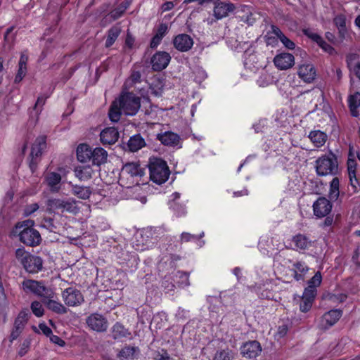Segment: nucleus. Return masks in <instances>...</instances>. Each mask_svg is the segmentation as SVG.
<instances>
[{
  "label": "nucleus",
  "mask_w": 360,
  "mask_h": 360,
  "mask_svg": "<svg viewBox=\"0 0 360 360\" xmlns=\"http://www.w3.org/2000/svg\"><path fill=\"white\" fill-rule=\"evenodd\" d=\"M316 172L318 176L335 175L338 171L336 156L333 153L319 157L315 162Z\"/></svg>",
  "instance_id": "f257e3e1"
},
{
  "label": "nucleus",
  "mask_w": 360,
  "mask_h": 360,
  "mask_svg": "<svg viewBox=\"0 0 360 360\" xmlns=\"http://www.w3.org/2000/svg\"><path fill=\"white\" fill-rule=\"evenodd\" d=\"M149 171L150 180L158 185L164 184L170 174L167 162L162 159H155L151 162Z\"/></svg>",
  "instance_id": "f03ea898"
},
{
  "label": "nucleus",
  "mask_w": 360,
  "mask_h": 360,
  "mask_svg": "<svg viewBox=\"0 0 360 360\" xmlns=\"http://www.w3.org/2000/svg\"><path fill=\"white\" fill-rule=\"evenodd\" d=\"M119 103L122 111L126 115H135L141 107V99L133 93L122 94L116 100Z\"/></svg>",
  "instance_id": "7ed1b4c3"
},
{
  "label": "nucleus",
  "mask_w": 360,
  "mask_h": 360,
  "mask_svg": "<svg viewBox=\"0 0 360 360\" xmlns=\"http://www.w3.org/2000/svg\"><path fill=\"white\" fill-rule=\"evenodd\" d=\"M22 288L26 293H32L43 299L45 297H54V292L46 287L43 282L27 279L22 281Z\"/></svg>",
  "instance_id": "20e7f679"
},
{
  "label": "nucleus",
  "mask_w": 360,
  "mask_h": 360,
  "mask_svg": "<svg viewBox=\"0 0 360 360\" xmlns=\"http://www.w3.org/2000/svg\"><path fill=\"white\" fill-rule=\"evenodd\" d=\"M46 148V137L45 136H38L31 148L30 167L33 172L37 167L38 158L41 155L42 152Z\"/></svg>",
  "instance_id": "39448f33"
},
{
  "label": "nucleus",
  "mask_w": 360,
  "mask_h": 360,
  "mask_svg": "<svg viewBox=\"0 0 360 360\" xmlns=\"http://www.w3.org/2000/svg\"><path fill=\"white\" fill-rule=\"evenodd\" d=\"M86 323L88 327L96 332H105L108 328L107 319L99 313H93L86 319Z\"/></svg>",
  "instance_id": "423d86ee"
},
{
  "label": "nucleus",
  "mask_w": 360,
  "mask_h": 360,
  "mask_svg": "<svg viewBox=\"0 0 360 360\" xmlns=\"http://www.w3.org/2000/svg\"><path fill=\"white\" fill-rule=\"evenodd\" d=\"M63 300L68 307H76L80 305L84 301V296L81 291L74 287H70L62 292Z\"/></svg>",
  "instance_id": "0eeeda50"
},
{
  "label": "nucleus",
  "mask_w": 360,
  "mask_h": 360,
  "mask_svg": "<svg viewBox=\"0 0 360 360\" xmlns=\"http://www.w3.org/2000/svg\"><path fill=\"white\" fill-rule=\"evenodd\" d=\"M235 9L236 6L233 3L216 0L215 6L213 8V15L215 21L226 18Z\"/></svg>",
  "instance_id": "6e6552de"
},
{
  "label": "nucleus",
  "mask_w": 360,
  "mask_h": 360,
  "mask_svg": "<svg viewBox=\"0 0 360 360\" xmlns=\"http://www.w3.org/2000/svg\"><path fill=\"white\" fill-rule=\"evenodd\" d=\"M32 227L33 226H27L19 234L20 240L29 246L39 245L41 240L39 233Z\"/></svg>",
  "instance_id": "1a4fd4ad"
},
{
  "label": "nucleus",
  "mask_w": 360,
  "mask_h": 360,
  "mask_svg": "<svg viewBox=\"0 0 360 360\" xmlns=\"http://www.w3.org/2000/svg\"><path fill=\"white\" fill-rule=\"evenodd\" d=\"M22 265L25 270L30 274L38 273L42 269L43 260L42 259L37 255L30 254L22 259Z\"/></svg>",
  "instance_id": "9d476101"
},
{
  "label": "nucleus",
  "mask_w": 360,
  "mask_h": 360,
  "mask_svg": "<svg viewBox=\"0 0 360 360\" xmlns=\"http://www.w3.org/2000/svg\"><path fill=\"white\" fill-rule=\"evenodd\" d=\"M332 210V204L330 200L325 197L319 198L313 203L314 214L319 217L323 218L328 215Z\"/></svg>",
  "instance_id": "9b49d317"
},
{
  "label": "nucleus",
  "mask_w": 360,
  "mask_h": 360,
  "mask_svg": "<svg viewBox=\"0 0 360 360\" xmlns=\"http://www.w3.org/2000/svg\"><path fill=\"white\" fill-rule=\"evenodd\" d=\"M171 60L170 55L165 51H158L151 58L152 68L155 71H161L165 69Z\"/></svg>",
  "instance_id": "f8f14e48"
},
{
  "label": "nucleus",
  "mask_w": 360,
  "mask_h": 360,
  "mask_svg": "<svg viewBox=\"0 0 360 360\" xmlns=\"http://www.w3.org/2000/svg\"><path fill=\"white\" fill-rule=\"evenodd\" d=\"M240 354L245 358L257 357L262 352L260 343L257 340H251L244 343L240 347Z\"/></svg>",
  "instance_id": "ddd939ff"
},
{
  "label": "nucleus",
  "mask_w": 360,
  "mask_h": 360,
  "mask_svg": "<svg viewBox=\"0 0 360 360\" xmlns=\"http://www.w3.org/2000/svg\"><path fill=\"white\" fill-rule=\"evenodd\" d=\"M181 194L178 192H174L170 195L168 205L169 208L173 210L177 217H182L186 214V201L181 202L180 200Z\"/></svg>",
  "instance_id": "4468645a"
},
{
  "label": "nucleus",
  "mask_w": 360,
  "mask_h": 360,
  "mask_svg": "<svg viewBox=\"0 0 360 360\" xmlns=\"http://www.w3.org/2000/svg\"><path fill=\"white\" fill-rule=\"evenodd\" d=\"M274 63L279 70H288L295 64V57L289 53H281L274 57Z\"/></svg>",
  "instance_id": "2eb2a0df"
},
{
  "label": "nucleus",
  "mask_w": 360,
  "mask_h": 360,
  "mask_svg": "<svg viewBox=\"0 0 360 360\" xmlns=\"http://www.w3.org/2000/svg\"><path fill=\"white\" fill-rule=\"evenodd\" d=\"M174 46L181 52L189 51L193 46V39L187 34H180L173 40Z\"/></svg>",
  "instance_id": "dca6fc26"
},
{
  "label": "nucleus",
  "mask_w": 360,
  "mask_h": 360,
  "mask_svg": "<svg viewBox=\"0 0 360 360\" xmlns=\"http://www.w3.org/2000/svg\"><path fill=\"white\" fill-rule=\"evenodd\" d=\"M297 75L306 83L312 82L316 77V70L313 65L304 63L298 67Z\"/></svg>",
  "instance_id": "f3484780"
},
{
  "label": "nucleus",
  "mask_w": 360,
  "mask_h": 360,
  "mask_svg": "<svg viewBox=\"0 0 360 360\" xmlns=\"http://www.w3.org/2000/svg\"><path fill=\"white\" fill-rule=\"evenodd\" d=\"M342 315V311L340 309H333L325 313L321 318L322 328L328 329L337 323Z\"/></svg>",
  "instance_id": "a211bd4d"
},
{
  "label": "nucleus",
  "mask_w": 360,
  "mask_h": 360,
  "mask_svg": "<svg viewBox=\"0 0 360 360\" xmlns=\"http://www.w3.org/2000/svg\"><path fill=\"white\" fill-rule=\"evenodd\" d=\"M110 335L115 340L122 338L132 339L131 331L120 322H116L110 329Z\"/></svg>",
  "instance_id": "6ab92c4d"
},
{
  "label": "nucleus",
  "mask_w": 360,
  "mask_h": 360,
  "mask_svg": "<svg viewBox=\"0 0 360 360\" xmlns=\"http://www.w3.org/2000/svg\"><path fill=\"white\" fill-rule=\"evenodd\" d=\"M119 138V133L115 127L104 129L100 134V140L104 145L114 144Z\"/></svg>",
  "instance_id": "aec40b11"
},
{
  "label": "nucleus",
  "mask_w": 360,
  "mask_h": 360,
  "mask_svg": "<svg viewBox=\"0 0 360 360\" xmlns=\"http://www.w3.org/2000/svg\"><path fill=\"white\" fill-rule=\"evenodd\" d=\"M53 297H45L42 300L43 304L46 308L58 314H64L68 312V309L60 302L53 300Z\"/></svg>",
  "instance_id": "412c9836"
},
{
  "label": "nucleus",
  "mask_w": 360,
  "mask_h": 360,
  "mask_svg": "<svg viewBox=\"0 0 360 360\" xmlns=\"http://www.w3.org/2000/svg\"><path fill=\"white\" fill-rule=\"evenodd\" d=\"M122 173L129 174L131 177H141L145 174V169L137 162H129L123 166Z\"/></svg>",
  "instance_id": "4be33fe9"
},
{
  "label": "nucleus",
  "mask_w": 360,
  "mask_h": 360,
  "mask_svg": "<svg viewBox=\"0 0 360 360\" xmlns=\"http://www.w3.org/2000/svg\"><path fill=\"white\" fill-rule=\"evenodd\" d=\"M157 139L164 145L168 146H174L179 141V136L172 131H165L157 135Z\"/></svg>",
  "instance_id": "5701e85b"
},
{
  "label": "nucleus",
  "mask_w": 360,
  "mask_h": 360,
  "mask_svg": "<svg viewBox=\"0 0 360 360\" xmlns=\"http://www.w3.org/2000/svg\"><path fill=\"white\" fill-rule=\"evenodd\" d=\"M92 154L91 155V160L93 165L100 166L107 161L108 153L105 150L102 148L97 147L92 150L91 149Z\"/></svg>",
  "instance_id": "b1692460"
},
{
  "label": "nucleus",
  "mask_w": 360,
  "mask_h": 360,
  "mask_svg": "<svg viewBox=\"0 0 360 360\" xmlns=\"http://www.w3.org/2000/svg\"><path fill=\"white\" fill-rule=\"evenodd\" d=\"M271 33L274 35V37L279 39L283 45L288 49L292 50L295 48V44L288 38L281 30L280 28L275 25L271 26Z\"/></svg>",
  "instance_id": "393cba45"
},
{
  "label": "nucleus",
  "mask_w": 360,
  "mask_h": 360,
  "mask_svg": "<svg viewBox=\"0 0 360 360\" xmlns=\"http://www.w3.org/2000/svg\"><path fill=\"white\" fill-rule=\"evenodd\" d=\"M139 352L138 347L125 345L120 349L117 356L120 360H134L136 358V354Z\"/></svg>",
  "instance_id": "a878e982"
},
{
  "label": "nucleus",
  "mask_w": 360,
  "mask_h": 360,
  "mask_svg": "<svg viewBox=\"0 0 360 360\" xmlns=\"http://www.w3.org/2000/svg\"><path fill=\"white\" fill-rule=\"evenodd\" d=\"M129 6L127 2L122 3L118 7L110 12L104 18V20L110 23L120 18L125 12Z\"/></svg>",
  "instance_id": "bb28decb"
},
{
  "label": "nucleus",
  "mask_w": 360,
  "mask_h": 360,
  "mask_svg": "<svg viewBox=\"0 0 360 360\" xmlns=\"http://www.w3.org/2000/svg\"><path fill=\"white\" fill-rule=\"evenodd\" d=\"M308 137L317 148L323 146L328 139L327 134L320 130L311 131Z\"/></svg>",
  "instance_id": "cd10ccee"
},
{
  "label": "nucleus",
  "mask_w": 360,
  "mask_h": 360,
  "mask_svg": "<svg viewBox=\"0 0 360 360\" xmlns=\"http://www.w3.org/2000/svg\"><path fill=\"white\" fill-rule=\"evenodd\" d=\"M357 163L353 156L349 154L347 160V171L350 184L353 187H356L358 181L356 176Z\"/></svg>",
  "instance_id": "c85d7f7f"
},
{
  "label": "nucleus",
  "mask_w": 360,
  "mask_h": 360,
  "mask_svg": "<svg viewBox=\"0 0 360 360\" xmlns=\"http://www.w3.org/2000/svg\"><path fill=\"white\" fill-rule=\"evenodd\" d=\"M146 146L144 139L139 134L130 137L127 142V147L131 152H136Z\"/></svg>",
  "instance_id": "c756f323"
},
{
  "label": "nucleus",
  "mask_w": 360,
  "mask_h": 360,
  "mask_svg": "<svg viewBox=\"0 0 360 360\" xmlns=\"http://www.w3.org/2000/svg\"><path fill=\"white\" fill-rule=\"evenodd\" d=\"M122 29L120 23H117L108 30L105 46L107 48L110 47L117 40L121 33Z\"/></svg>",
  "instance_id": "7c9ffc66"
},
{
  "label": "nucleus",
  "mask_w": 360,
  "mask_h": 360,
  "mask_svg": "<svg viewBox=\"0 0 360 360\" xmlns=\"http://www.w3.org/2000/svg\"><path fill=\"white\" fill-rule=\"evenodd\" d=\"M76 177L80 181H87L92 178L94 169L90 166H79L74 170Z\"/></svg>",
  "instance_id": "2f4dec72"
},
{
  "label": "nucleus",
  "mask_w": 360,
  "mask_h": 360,
  "mask_svg": "<svg viewBox=\"0 0 360 360\" xmlns=\"http://www.w3.org/2000/svg\"><path fill=\"white\" fill-rule=\"evenodd\" d=\"M91 149V148L87 144L82 143L79 145L77 148V160L81 162L90 161L91 155L92 154Z\"/></svg>",
  "instance_id": "473e14b6"
},
{
  "label": "nucleus",
  "mask_w": 360,
  "mask_h": 360,
  "mask_svg": "<svg viewBox=\"0 0 360 360\" xmlns=\"http://www.w3.org/2000/svg\"><path fill=\"white\" fill-rule=\"evenodd\" d=\"M61 181V176L56 172H50L46 176V181L51 191H58L60 188L59 184Z\"/></svg>",
  "instance_id": "72a5a7b5"
},
{
  "label": "nucleus",
  "mask_w": 360,
  "mask_h": 360,
  "mask_svg": "<svg viewBox=\"0 0 360 360\" xmlns=\"http://www.w3.org/2000/svg\"><path fill=\"white\" fill-rule=\"evenodd\" d=\"M348 104L351 111V114L353 117H357L359 115L358 108L360 106V93L355 92L348 98Z\"/></svg>",
  "instance_id": "f704fd0d"
},
{
  "label": "nucleus",
  "mask_w": 360,
  "mask_h": 360,
  "mask_svg": "<svg viewBox=\"0 0 360 360\" xmlns=\"http://www.w3.org/2000/svg\"><path fill=\"white\" fill-rule=\"evenodd\" d=\"M340 181L338 177H334L330 183L328 198L330 201H336L340 195Z\"/></svg>",
  "instance_id": "c9c22d12"
},
{
  "label": "nucleus",
  "mask_w": 360,
  "mask_h": 360,
  "mask_svg": "<svg viewBox=\"0 0 360 360\" xmlns=\"http://www.w3.org/2000/svg\"><path fill=\"white\" fill-rule=\"evenodd\" d=\"M72 193L78 198L86 200L89 198L91 194V191L89 187L81 186L78 185H72Z\"/></svg>",
  "instance_id": "e433bc0d"
},
{
  "label": "nucleus",
  "mask_w": 360,
  "mask_h": 360,
  "mask_svg": "<svg viewBox=\"0 0 360 360\" xmlns=\"http://www.w3.org/2000/svg\"><path fill=\"white\" fill-rule=\"evenodd\" d=\"M30 314L27 309L22 310L16 317L13 326L23 330L27 321L29 320Z\"/></svg>",
  "instance_id": "4c0bfd02"
},
{
  "label": "nucleus",
  "mask_w": 360,
  "mask_h": 360,
  "mask_svg": "<svg viewBox=\"0 0 360 360\" xmlns=\"http://www.w3.org/2000/svg\"><path fill=\"white\" fill-rule=\"evenodd\" d=\"M122 111L120 107L119 103L115 100L112 102L108 112L110 120L113 122L120 120Z\"/></svg>",
  "instance_id": "58836bf2"
},
{
  "label": "nucleus",
  "mask_w": 360,
  "mask_h": 360,
  "mask_svg": "<svg viewBox=\"0 0 360 360\" xmlns=\"http://www.w3.org/2000/svg\"><path fill=\"white\" fill-rule=\"evenodd\" d=\"M292 241L295 246L301 250L307 249L309 245H310V241H309L308 238L302 234H297L295 236L292 238Z\"/></svg>",
  "instance_id": "ea45409f"
},
{
  "label": "nucleus",
  "mask_w": 360,
  "mask_h": 360,
  "mask_svg": "<svg viewBox=\"0 0 360 360\" xmlns=\"http://www.w3.org/2000/svg\"><path fill=\"white\" fill-rule=\"evenodd\" d=\"M259 86H266L274 82L273 76L267 71H262L257 80Z\"/></svg>",
  "instance_id": "a19ab883"
},
{
  "label": "nucleus",
  "mask_w": 360,
  "mask_h": 360,
  "mask_svg": "<svg viewBox=\"0 0 360 360\" xmlns=\"http://www.w3.org/2000/svg\"><path fill=\"white\" fill-rule=\"evenodd\" d=\"M241 11L245 13V15L241 16V20L248 25H252L255 22V18H253L251 8L248 6H243Z\"/></svg>",
  "instance_id": "79ce46f5"
},
{
  "label": "nucleus",
  "mask_w": 360,
  "mask_h": 360,
  "mask_svg": "<svg viewBox=\"0 0 360 360\" xmlns=\"http://www.w3.org/2000/svg\"><path fill=\"white\" fill-rule=\"evenodd\" d=\"M334 22L339 30V33L344 37L347 32L345 17L342 15H338L334 18Z\"/></svg>",
  "instance_id": "37998d69"
},
{
  "label": "nucleus",
  "mask_w": 360,
  "mask_h": 360,
  "mask_svg": "<svg viewBox=\"0 0 360 360\" xmlns=\"http://www.w3.org/2000/svg\"><path fill=\"white\" fill-rule=\"evenodd\" d=\"M61 211H67L71 213L77 212L78 207L76 205V201L73 199H70L66 201L63 200Z\"/></svg>",
  "instance_id": "c03bdc74"
},
{
  "label": "nucleus",
  "mask_w": 360,
  "mask_h": 360,
  "mask_svg": "<svg viewBox=\"0 0 360 360\" xmlns=\"http://www.w3.org/2000/svg\"><path fill=\"white\" fill-rule=\"evenodd\" d=\"M31 309L33 314L37 317H41L44 315V308L39 301H34L32 302Z\"/></svg>",
  "instance_id": "a18cd8bd"
},
{
  "label": "nucleus",
  "mask_w": 360,
  "mask_h": 360,
  "mask_svg": "<svg viewBox=\"0 0 360 360\" xmlns=\"http://www.w3.org/2000/svg\"><path fill=\"white\" fill-rule=\"evenodd\" d=\"M316 293L317 290L315 289V288L311 286H307L304 290L302 297L314 301Z\"/></svg>",
  "instance_id": "49530a36"
},
{
  "label": "nucleus",
  "mask_w": 360,
  "mask_h": 360,
  "mask_svg": "<svg viewBox=\"0 0 360 360\" xmlns=\"http://www.w3.org/2000/svg\"><path fill=\"white\" fill-rule=\"evenodd\" d=\"M63 200L60 199H49L47 201V206L50 210H61Z\"/></svg>",
  "instance_id": "de8ad7c7"
},
{
  "label": "nucleus",
  "mask_w": 360,
  "mask_h": 360,
  "mask_svg": "<svg viewBox=\"0 0 360 360\" xmlns=\"http://www.w3.org/2000/svg\"><path fill=\"white\" fill-rule=\"evenodd\" d=\"M322 277L320 271H317L314 276L308 281V286L316 288L321 283Z\"/></svg>",
  "instance_id": "09e8293b"
},
{
  "label": "nucleus",
  "mask_w": 360,
  "mask_h": 360,
  "mask_svg": "<svg viewBox=\"0 0 360 360\" xmlns=\"http://www.w3.org/2000/svg\"><path fill=\"white\" fill-rule=\"evenodd\" d=\"M314 301L302 297L301 302L300 304V309L302 312H307L312 307Z\"/></svg>",
  "instance_id": "8fccbe9b"
},
{
  "label": "nucleus",
  "mask_w": 360,
  "mask_h": 360,
  "mask_svg": "<svg viewBox=\"0 0 360 360\" xmlns=\"http://www.w3.org/2000/svg\"><path fill=\"white\" fill-rule=\"evenodd\" d=\"M214 360H232V356L229 350H221L217 352Z\"/></svg>",
  "instance_id": "3c124183"
},
{
  "label": "nucleus",
  "mask_w": 360,
  "mask_h": 360,
  "mask_svg": "<svg viewBox=\"0 0 360 360\" xmlns=\"http://www.w3.org/2000/svg\"><path fill=\"white\" fill-rule=\"evenodd\" d=\"M303 33L304 35L308 37L309 39H311L312 41H315L316 43H319L322 37L317 33L313 32L311 29H304Z\"/></svg>",
  "instance_id": "603ef678"
},
{
  "label": "nucleus",
  "mask_w": 360,
  "mask_h": 360,
  "mask_svg": "<svg viewBox=\"0 0 360 360\" xmlns=\"http://www.w3.org/2000/svg\"><path fill=\"white\" fill-rule=\"evenodd\" d=\"M39 208V206L37 203L27 205L23 210V216L28 217L35 212Z\"/></svg>",
  "instance_id": "864d4df0"
},
{
  "label": "nucleus",
  "mask_w": 360,
  "mask_h": 360,
  "mask_svg": "<svg viewBox=\"0 0 360 360\" xmlns=\"http://www.w3.org/2000/svg\"><path fill=\"white\" fill-rule=\"evenodd\" d=\"M176 276H178L181 279V281H178L180 285L187 286L189 285L188 274L187 273L183 271H178L176 274Z\"/></svg>",
  "instance_id": "5fc2aeb1"
},
{
  "label": "nucleus",
  "mask_w": 360,
  "mask_h": 360,
  "mask_svg": "<svg viewBox=\"0 0 360 360\" xmlns=\"http://www.w3.org/2000/svg\"><path fill=\"white\" fill-rule=\"evenodd\" d=\"M318 45L326 53L329 54H333L335 53V49L333 47H332L330 44H328L327 42H326L323 38L321 39V41L318 43Z\"/></svg>",
  "instance_id": "6e6d98bb"
},
{
  "label": "nucleus",
  "mask_w": 360,
  "mask_h": 360,
  "mask_svg": "<svg viewBox=\"0 0 360 360\" xmlns=\"http://www.w3.org/2000/svg\"><path fill=\"white\" fill-rule=\"evenodd\" d=\"M30 347V340L26 339L23 341V342L20 345V348L18 352V355L20 356H23L28 351Z\"/></svg>",
  "instance_id": "4d7b16f0"
},
{
  "label": "nucleus",
  "mask_w": 360,
  "mask_h": 360,
  "mask_svg": "<svg viewBox=\"0 0 360 360\" xmlns=\"http://www.w3.org/2000/svg\"><path fill=\"white\" fill-rule=\"evenodd\" d=\"M293 266L295 268V270L297 271V272H300L304 275L309 271V267L307 266L302 262H295L293 264Z\"/></svg>",
  "instance_id": "13d9d810"
},
{
  "label": "nucleus",
  "mask_w": 360,
  "mask_h": 360,
  "mask_svg": "<svg viewBox=\"0 0 360 360\" xmlns=\"http://www.w3.org/2000/svg\"><path fill=\"white\" fill-rule=\"evenodd\" d=\"M46 97L44 96H39L37 101L34 107V110L37 111V114H39L41 111L42 106L45 104Z\"/></svg>",
  "instance_id": "bf43d9fd"
},
{
  "label": "nucleus",
  "mask_w": 360,
  "mask_h": 360,
  "mask_svg": "<svg viewBox=\"0 0 360 360\" xmlns=\"http://www.w3.org/2000/svg\"><path fill=\"white\" fill-rule=\"evenodd\" d=\"M347 65L349 70L355 74L359 79H360V63L353 64L352 62H348Z\"/></svg>",
  "instance_id": "052dcab7"
},
{
  "label": "nucleus",
  "mask_w": 360,
  "mask_h": 360,
  "mask_svg": "<svg viewBox=\"0 0 360 360\" xmlns=\"http://www.w3.org/2000/svg\"><path fill=\"white\" fill-rule=\"evenodd\" d=\"M30 252H27L25 250L24 248H18L15 250V257L22 264V259L25 257H27V255H30Z\"/></svg>",
  "instance_id": "680f3d73"
},
{
  "label": "nucleus",
  "mask_w": 360,
  "mask_h": 360,
  "mask_svg": "<svg viewBox=\"0 0 360 360\" xmlns=\"http://www.w3.org/2000/svg\"><path fill=\"white\" fill-rule=\"evenodd\" d=\"M141 73L139 71H134L131 73L130 77L127 80L126 84L131 82V84H136L141 82Z\"/></svg>",
  "instance_id": "e2e57ef3"
},
{
  "label": "nucleus",
  "mask_w": 360,
  "mask_h": 360,
  "mask_svg": "<svg viewBox=\"0 0 360 360\" xmlns=\"http://www.w3.org/2000/svg\"><path fill=\"white\" fill-rule=\"evenodd\" d=\"M27 72V68L18 67V70L15 78V82L18 83L25 76Z\"/></svg>",
  "instance_id": "0e129e2a"
},
{
  "label": "nucleus",
  "mask_w": 360,
  "mask_h": 360,
  "mask_svg": "<svg viewBox=\"0 0 360 360\" xmlns=\"http://www.w3.org/2000/svg\"><path fill=\"white\" fill-rule=\"evenodd\" d=\"M49 338L51 342L58 345L60 347H64L65 345V342L58 335H55L52 333Z\"/></svg>",
  "instance_id": "69168bd1"
},
{
  "label": "nucleus",
  "mask_w": 360,
  "mask_h": 360,
  "mask_svg": "<svg viewBox=\"0 0 360 360\" xmlns=\"http://www.w3.org/2000/svg\"><path fill=\"white\" fill-rule=\"evenodd\" d=\"M22 332V330L18 328H15L13 326L11 333V335L9 337L10 342H12L13 340H16L20 335Z\"/></svg>",
  "instance_id": "338daca9"
},
{
  "label": "nucleus",
  "mask_w": 360,
  "mask_h": 360,
  "mask_svg": "<svg viewBox=\"0 0 360 360\" xmlns=\"http://www.w3.org/2000/svg\"><path fill=\"white\" fill-rule=\"evenodd\" d=\"M288 331V327L286 324H283L278 326V331L276 335L279 338H283Z\"/></svg>",
  "instance_id": "774afa93"
}]
</instances>
